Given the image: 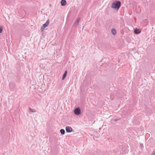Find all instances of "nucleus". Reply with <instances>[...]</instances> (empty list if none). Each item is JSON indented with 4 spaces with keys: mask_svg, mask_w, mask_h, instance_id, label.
<instances>
[{
    "mask_svg": "<svg viewBox=\"0 0 155 155\" xmlns=\"http://www.w3.org/2000/svg\"><path fill=\"white\" fill-rule=\"evenodd\" d=\"M121 3L120 1H116L114 2L112 4L111 7L116 10L118 9L121 6Z\"/></svg>",
    "mask_w": 155,
    "mask_h": 155,
    "instance_id": "nucleus-1",
    "label": "nucleus"
},
{
    "mask_svg": "<svg viewBox=\"0 0 155 155\" xmlns=\"http://www.w3.org/2000/svg\"><path fill=\"white\" fill-rule=\"evenodd\" d=\"M49 23V19L42 26L41 28V32L43 31L45 28L47 27Z\"/></svg>",
    "mask_w": 155,
    "mask_h": 155,
    "instance_id": "nucleus-2",
    "label": "nucleus"
},
{
    "mask_svg": "<svg viewBox=\"0 0 155 155\" xmlns=\"http://www.w3.org/2000/svg\"><path fill=\"white\" fill-rule=\"evenodd\" d=\"M74 113L75 114L78 115L81 113V110L80 107H78L76 108L74 110Z\"/></svg>",
    "mask_w": 155,
    "mask_h": 155,
    "instance_id": "nucleus-3",
    "label": "nucleus"
},
{
    "mask_svg": "<svg viewBox=\"0 0 155 155\" xmlns=\"http://www.w3.org/2000/svg\"><path fill=\"white\" fill-rule=\"evenodd\" d=\"M65 130L66 132L68 133H70L72 131V128L69 126H67L66 127Z\"/></svg>",
    "mask_w": 155,
    "mask_h": 155,
    "instance_id": "nucleus-4",
    "label": "nucleus"
},
{
    "mask_svg": "<svg viewBox=\"0 0 155 155\" xmlns=\"http://www.w3.org/2000/svg\"><path fill=\"white\" fill-rule=\"evenodd\" d=\"M80 18H78L77 19V20L75 21V22L74 24V27H77V26L78 24V23L80 21Z\"/></svg>",
    "mask_w": 155,
    "mask_h": 155,
    "instance_id": "nucleus-5",
    "label": "nucleus"
},
{
    "mask_svg": "<svg viewBox=\"0 0 155 155\" xmlns=\"http://www.w3.org/2000/svg\"><path fill=\"white\" fill-rule=\"evenodd\" d=\"M61 4L62 6H65L67 4L66 1L65 0H62L61 1Z\"/></svg>",
    "mask_w": 155,
    "mask_h": 155,
    "instance_id": "nucleus-6",
    "label": "nucleus"
},
{
    "mask_svg": "<svg viewBox=\"0 0 155 155\" xmlns=\"http://www.w3.org/2000/svg\"><path fill=\"white\" fill-rule=\"evenodd\" d=\"M134 32L136 34H138L141 32V30L139 29H136L134 30Z\"/></svg>",
    "mask_w": 155,
    "mask_h": 155,
    "instance_id": "nucleus-7",
    "label": "nucleus"
},
{
    "mask_svg": "<svg viewBox=\"0 0 155 155\" xmlns=\"http://www.w3.org/2000/svg\"><path fill=\"white\" fill-rule=\"evenodd\" d=\"M67 74V71H65L64 72V73L63 74L62 77V80H64L65 77L66 76Z\"/></svg>",
    "mask_w": 155,
    "mask_h": 155,
    "instance_id": "nucleus-8",
    "label": "nucleus"
},
{
    "mask_svg": "<svg viewBox=\"0 0 155 155\" xmlns=\"http://www.w3.org/2000/svg\"><path fill=\"white\" fill-rule=\"evenodd\" d=\"M111 32L113 35H115L116 34V31L114 28H113L111 29Z\"/></svg>",
    "mask_w": 155,
    "mask_h": 155,
    "instance_id": "nucleus-9",
    "label": "nucleus"
},
{
    "mask_svg": "<svg viewBox=\"0 0 155 155\" xmlns=\"http://www.w3.org/2000/svg\"><path fill=\"white\" fill-rule=\"evenodd\" d=\"M29 111L32 112H36V110L34 109H32L30 107H29Z\"/></svg>",
    "mask_w": 155,
    "mask_h": 155,
    "instance_id": "nucleus-10",
    "label": "nucleus"
},
{
    "mask_svg": "<svg viewBox=\"0 0 155 155\" xmlns=\"http://www.w3.org/2000/svg\"><path fill=\"white\" fill-rule=\"evenodd\" d=\"M60 132L61 134H62L64 135L65 134V130L63 129H61L60 130Z\"/></svg>",
    "mask_w": 155,
    "mask_h": 155,
    "instance_id": "nucleus-11",
    "label": "nucleus"
},
{
    "mask_svg": "<svg viewBox=\"0 0 155 155\" xmlns=\"http://www.w3.org/2000/svg\"><path fill=\"white\" fill-rule=\"evenodd\" d=\"M3 27L2 26H0V33H2V32Z\"/></svg>",
    "mask_w": 155,
    "mask_h": 155,
    "instance_id": "nucleus-12",
    "label": "nucleus"
},
{
    "mask_svg": "<svg viewBox=\"0 0 155 155\" xmlns=\"http://www.w3.org/2000/svg\"><path fill=\"white\" fill-rule=\"evenodd\" d=\"M151 155H155V150L153 151Z\"/></svg>",
    "mask_w": 155,
    "mask_h": 155,
    "instance_id": "nucleus-13",
    "label": "nucleus"
},
{
    "mask_svg": "<svg viewBox=\"0 0 155 155\" xmlns=\"http://www.w3.org/2000/svg\"><path fill=\"white\" fill-rule=\"evenodd\" d=\"M51 7V4H50V5H49Z\"/></svg>",
    "mask_w": 155,
    "mask_h": 155,
    "instance_id": "nucleus-14",
    "label": "nucleus"
},
{
    "mask_svg": "<svg viewBox=\"0 0 155 155\" xmlns=\"http://www.w3.org/2000/svg\"><path fill=\"white\" fill-rule=\"evenodd\" d=\"M140 145H141V146H142V144H140Z\"/></svg>",
    "mask_w": 155,
    "mask_h": 155,
    "instance_id": "nucleus-15",
    "label": "nucleus"
},
{
    "mask_svg": "<svg viewBox=\"0 0 155 155\" xmlns=\"http://www.w3.org/2000/svg\"><path fill=\"white\" fill-rule=\"evenodd\" d=\"M140 145H141V146H142V144H140Z\"/></svg>",
    "mask_w": 155,
    "mask_h": 155,
    "instance_id": "nucleus-16",
    "label": "nucleus"
}]
</instances>
